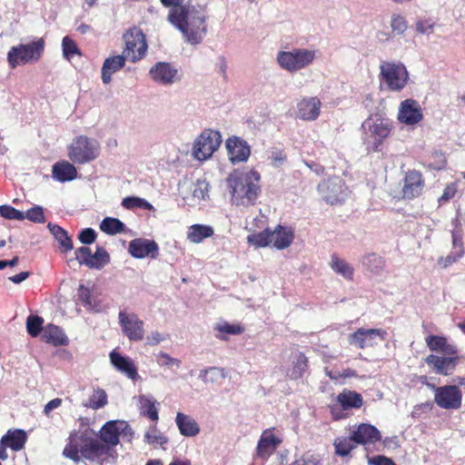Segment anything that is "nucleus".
<instances>
[{
	"instance_id": "54",
	"label": "nucleus",
	"mask_w": 465,
	"mask_h": 465,
	"mask_svg": "<svg viewBox=\"0 0 465 465\" xmlns=\"http://www.w3.org/2000/svg\"><path fill=\"white\" fill-rule=\"evenodd\" d=\"M392 32L402 35L407 30V22L405 18L400 15H392L391 20Z\"/></svg>"
},
{
	"instance_id": "20",
	"label": "nucleus",
	"mask_w": 465,
	"mask_h": 465,
	"mask_svg": "<svg viewBox=\"0 0 465 465\" xmlns=\"http://www.w3.org/2000/svg\"><path fill=\"white\" fill-rule=\"evenodd\" d=\"M128 251L134 258L143 259L147 256L155 258L158 254V245L154 241L138 238L129 242Z\"/></svg>"
},
{
	"instance_id": "40",
	"label": "nucleus",
	"mask_w": 465,
	"mask_h": 465,
	"mask_svg": "<svg viewBox=\"0 0 465 465\" xmlns=\"http://www.w3.org/2000/svg\"><path fill=\"white\" fill-rule=\"evenodd\" d=\"M100 229L106 234L114 235L125 231V224L117 218L105 217L100 223Z\"/></svg>"
},
{
	"instance_id": "31",
	"label": "nucleus",
	"mask_w": 465,
	"mask_h": 465,
	"mask_svg": "<svg viewBox=\"0 0 465 465\" xmlns=\"http://www.w3.org/2000/svg\"><path fill=\"white\" fill-rule=\"evenodd\" d=\"M42 339L54 346L65 345L68 342V338L64 331L54 324H48L44 328Z\"/></svg>"
},
{
	"instance_id": "27",
	"label": "nucleus",
	"mask_w": 465,
	"mask_h": 465,
	"mask_svg": "<svg viewBox=\"0 0 465 465\" xmlns=\"http://www.w3.org/2000/svg\"><path fill=\"white\" fill-rule=\"evenodd\" d=\"M128 59L124 54L108 57L104 60L102 66V80L103 83L108 84L112 80L113 74L119 71L125 64V60Z\"/></svg>"
},
{
	"instance_id": "58",
	"label": "nucleus",
	"mask_w": 465,
	"mask_h": 465,
	"mask_svg": "<svg viewBox=\"0 0 465 465\" xmlns=\"http://www.w3.org/2000/svg\"><path fill=\"white\" fill-rule=\"evenodd\" d=\"M452 251L457 252L458 255H463L464 252L462 232L456 228L452 231Z\"/></svg>"
},
{
	"instance_id": "15",
	"label": "nucleus",
	"mask_w": 465,
	"mask_h": 465,
	"mask_svg": "<svg viewBox=\"0 0 465 465\" xmlns=\"http://www.w3.org/2000/svg\"><path fill=\"white\" fill-rule=\"evenodd\" d=\"M149 75L162 85H172L181 80L177 68L166 62H158L153 65L149 70Z\"/></svg>"
},
{
	"instance_id": "56",
	"label": "nucleus",
	"mask_w": 465,
	"mask_h": 465,
	"mask_svg": "<svg viewBox=\"0 0 465 465\" xmlns=\"http://www.w3.org/2000/svg\"><path fill=\"white\" fill-rule=\"evenodd\" d=\"M426 342L430 350L441 352L447 340L444 337L430 335L427 337Z\"/></svg>"
},
{
	"instance_id": "53",
	"label": "nucleus",
	"mask_w": 465,
	"mask_h": 465,
	"mask_svg": "<svg viewBox=\"0 0 465 465\" xmlns=\"http://www.w3.org/2000/svg\"><path fill=\"white\" fill-rule=\"evenodd\" d=\"M0 215L5 219L22 221L25 218V213L11 205L4 204L0 206Z\"/></svg>"
},
{
	"instance_id": "18",
	"label": "nucleus",
	"mask_w": 465,
	"mask_h": 465,
	"mask_svg": "<svg viewBox=\"0 0 465 465\" xmlns=\"http://www.w3.org/2000/svg\"><path fill=\"white\" fill-rule=\"evenodd\" d=\"M110 361L114 368L128 379L135 381L141 379L134 361L127 356H124L115 350L109 354Z\"/></svg>"
},
{
	"instance_id": "29",
	"label": "nucleus",
	"mask_w": 465,
	"mask_h": 465,
	"mask_svg": "<svg viewBox=\"0 0 465 465\" xmlns=\"http://www.w3.org/2000/svg\"><path fill=\"white\" fill-rule=\"evenodd\" d=\"M294 238L293 231L291 228L278 225L271 232V243L278 250L289 247Z\"/></svg>"
},
{
	"instance_id": "50",
	"label": "nucleus",
	"mask_w": 465,
	"mask_h": 465,
	"mask_svg": "<svg viewBox=\"0 0 465 465\" xmlns=\"http://www.w3.org/2000/svg\"><path fill=\"white\" fill-rule=\"evenodd\" d=\"M459 188V181L452 182L450 183H448L444 190L442 194L438 198L439 205H444L447 203H449L451 199L454 198V196L458 193Z\"/></svg>"
},
{
	"instance_id": "55",
	"label": "nucleus",
	"mask_w": 465,
	"mask_h": 465,
	"mask_svg": "<svg viewBox=\"0 0 465 465\" xmlns=\"http://www.w3.org/2000/svg\"><path fill=\"white\" fill-rule=\"evenodd\" d=\"M209 183L206 181H197L193 190V196L198 200H204L208 197Z\"/></svg>"
},
{
	"instance_id": "41",
	"label": "nucleus",
	"mask_w": 465,
	"mask_h": 465,
	"mask_svg": "<svg viewBox=\"0 0 465 465\" xmlns=\"http://www.w3.org/2000/svg\"><path fill=\"white\" fill-rule=\"evenodd\" d=\"M333 446L335 448L336 455L341 457H346L354 448H356L357 443H355L351 435V437L336 438L334 440Z\"/></svg>"
},
{
	"instance_id": "14",
	"label": "nucleus",
	"mask_w": 465,
	"mask_h": 465,
	"mask_svg": "<svg viewBox=\"0 0 465 465\" xmlns=\"http://www.w3.org/2000/svg\"><path fill=\"white\" fill-rule=\"evenodd\" d=\"M386 331L381 329L360 328L349 336V342L360 349L372 347L385 339Z\"/></svg>"
},
{
	"instance_id": "9",
	"label": "nucleus",
	"mask_w": 465,
	"mask_h": 465,
	"mask_svg": "<svg viewBox=\"0 0 465 465\" xmlns=\"http://www.w3.org/2000/svg\"><path fill=\"white\" fill-rule=\"evenodd\" d=\"M222 143L220 132L205 129L195 139L193 146L194 157L200 161L210 158Z\"/></svg>"
},
{
	"instance_id": "16",
	"label": "nucleus",
	"mask_w": 465,
	"mask_h": 465,
	"mask_svg": "<svg viewBox=\"0 0 465 465\" xmlns=\"http://www.w3.org/2000/svg\"><path fill=\"white\" fill-rule=\"evenodd\" d=\"M425 187V181L422 173L417 170H408L405 173L403 186L401 189L402 197L412 200L421 195Z\"/></svg>"
},
{
	"instance_id": "57",
	"label": "nucleus",
	"mask_w": 465,
	"mask_h": 465,
	"mask_svg": "<svg viewBox=\"0 0 465 465\" xmlns=\"http://www.w3.org/2000/svg\"><path fill=\"white\" fill-rule=\"evenodd\" d=\"M25 218H27L29 221H32L34 223H45V214L43 207L41 206H35L31 209H29L26 213L25 214Z\"/></svg>"
},
{
	"instance_id": "7",
	"label": "nucleus",
	"mask_w": 465,
	"mask_h": 465,
	"mask_svg": "<svg viewBox=\"0 0 465 465\" xmlns=\"http://www.w3.org/2000/svg\"><path fill=\"white\" fill-rule=\"evenodd\" d=\"M380 79L392 92L401 91L409 80V73L402 63L383 61L380 64Z\"/></svg>"
},
{
	"instance_id": "19",
	"label": "nucleus",
	"mask_w": 465,
	"mask_h": 465,
	"mask_svg": "<svg viewBox=\"0 0 465 465\" xmlns=\"http://www.w3.org/2000/svg\"><path fill=\"white\" fill-rule=\"evenodd\" d=\"M274 428L262 431L256 448V454L262 460H267L282 443V439L273 433Z\"/></svg>"
},
{
	"instance_id": "13",
	"label": "nucleus",
	"mask_w": 465,
	"mask_h": 465,
	"mask_svg": "<svg viewBox=\"0 0 465 465\" xmlns=\"http://www.w3.org/2000/svg\"><path fill=\"white\" fill-rule=\"evenodd\" d=\"M434 389V401L442 409L457 410L461 406L462 393L456 385H445L441 387L432 386Z\"/></svg>"
},
{
	"instance_id": "36",
	"label": "nucleus",
	"mask_w": 465,
	"mask_h": 465,
	"mask_svg": "<svg viewBox=\"0 0 465 465\" xmlns=\"http://www.w3.org/2000/svg\"><path fill=\"white\" fill-rule=\"evenodd\" d=\"M331 268L347 280H351L354 273L353 267L345 260L335 255L331 256Z\"/></svg>"
},
{
	"instance_id": "43",
	"label": "nucleus",
	"mask_w": 465,
	"mask_h": 465,
	"mask_svg": "<svg viewBox=\"0 0 465 465\" xmlns=\"http://www.w3.org/2000/svg\"><path fill=\"white\" fill-rule=\"evenodd\" d=\"M106 404L107 394L104 390L98 388L94 391L88 401L84 403V406L93 410H98L104 407Z\"/></svg>"
},
{
	"instance_id": "1",
	"label": "nucleus",
	"mask_w": 465,
	"mask_h": 465,
	"mask_svg": "<svg viewBox=\"0 0 465 465\" xmlns=\"http://www.w3.org/2000/svg\"><path fill=\"white\" fill-rule=\"evenodd\" d=\"M183 1L161 0V3L166 7H171L168 21L183 34L186 42L199 45L207 32L206 16L201 9L183 5Z\"/></svg>"
},
{
	"instance_id": "37",
	"label": "nucleus",
	"mask_w": 465,
	"mask_h": 465,
	"mask_svg": "<svg viewBox=\"0 0 465 465\" xmlns=\"http://www.w3.org/2000/svg\"><path fill=\"white\" fill-rule=\"evenodd\" d=\"M361 262L364 268L374 274H379L385 266L384 259L376 253H369L364 255L362 257Z\"/></svg>"
},
{
	"instance_id": "10",
	"label": "nucleus",
	"mask_w": 465,
	"mask_h": 465,
	"mask_svg": "<svg viewBox=\"0 0 465 465\" xmlns=\"http://www.w3.org/2000/svg\"><path fill=\"white\" fill-rule=\"evenodd\" d=\"M125 48L123 54L127 56L128 60L135 63L141 60L147 52V44L145 35L138 27L130 28L124 35Z\"/></svg>"
},
{
	"instance_id": "3",
	"label": "nucleus",
	"mask_w": 465,
	"mask_h": 465,
	"mask_svg": "<svg viewBox=\"0 0 465 465\" xmlns=\"http://www.w3.org/2000/svg\"><path fill=\"white\" fill-rule=\"evenodd\" d=\"M260 178L259 173L253 170L232 173L227 182L231 188L232 203L239 206L254 204L261 193Z\"/></svg>"
},
{
	"instance_id": "2",
	"label": "nucleus",
	"mask_w": 465,
	"mask_h": 465,
	"mask_svg": "<svg viewBox=\"0 0 465 465\" xmlns=\"http://www.w3.org/2000/svg\"><path fill=\"white\" fill-rule=\"evenodd\" d=\"M63 454L74 462H79L81 458H84L99 465L109 463L116 458V450L114 448L84 432L70 435Z\"/></svg>"
},
{
	"instance_id": "42",
	"label": "nucleus",
	"mask_w": 465,
	"mask_h": 465,
	"mask_svg": "<svg viewBox=\"0 0 465 465\" xmlns=\"http://www.w3.org/2000/svg\"><path fill=\"white\" fill-rule=\"evenodd\" d=\"M155 361L159 367L168 369L173 372H176L182 365L181 360L173 358L164 351H159L155 354Z\"/></svg>"
},
{
	"instance_id": "48",
	"label": "nucleus",
	"mask_w": 465,
	"mask_h": 465,
	"mask_svg": "<svg viewBox=\"0 0 465 465\" xmlns=\"http://www.w3.org/2000/svg\"><path fill=\"white\" fill-rule=\"evenodd\" d=\"M308 360L304 353L300 352L295 359L293 368L290 374L292 379H300L307 371Z\"/></svg>"
},
{
	"instance_id": "17",
	"label": "nucleus",
	"mask_w": 465,
	"mask_h": 465,
	"mask_svg": "<svg viewBox=\"0 0 465 465\" xmlns=\"http://www.w3.org/2000/svg\"><path fill=\"white\" fill-rule=\"evenodd\" d=\"M423 118L422 109L419 103L413 99L402 101L399 107L398 120L406 125H414Z\"/></svg>"
},
{
	"instance_id": "49",
	"label": "nucleus",
	"mask_w": 465,
	"mask_h": 465,
	"mask_svg": "<svg viewBox=\"0 0 465 465\" xmlns=\"http://www.w3.org/2000/svg\"><path fill=\"white\" fill-rule=\"evenodd\" d=\"M44 320L37 315H30L26 320V330L32 337H37L43 331Z\"/></svg>"
},
{
	"instance_id": "45",
	"label": "nucleus",
	"mask_w": 465,
	"mask_h": 465,
	"mask_svg": "<svg viewBox=\"0 0 465 465\" xmlns=\"http://www.w3.org/2000/svg\"><path fill=\"white\" fill-rule=\"evenodd\" d=\"M122 206L127 210H134L136 208L151 211L153 209V206L147 202L146 200L135 197V196H128L123 199Z\"/></svg>"
},
{
	"instance_id": "35",
	"label": "nucleus",
	"mask_w": 465,
	"mask_h": 465,
	"mask_svg": "<svg viewBox=\"0 0 465 465\" xmlns=\"http://www.w3.org/2000/svg\"><path fill=\"white\" fill-rule=\"evenodd\" d=\"M337 400L344 410L350 408H360L362 405L361 395L351 391H343L338 395Z\"/></svg>"
},
{
	"instance_id": "21",
	"label": "nucleus",
	"mask_w": 465,
	"mask_h": 465,
	"mask_svg": "<svg viewBox=\"0 0 465 465\" xmlns=\"http://www.w3.org/2000/svg\"><path fill=\"white\" fill-rule=\"evenodd\" d=\"M226 149L232 163L248 160L251 149L247 142L240 137H232L226 141Z\"/></svg>"
},
{
	"instance_id": "33",
	"label": "nucleus",
	"mask_w": 465,
	"mask_h": 465,
	"mask_svg": "<svg viewBox=\"0 0 465 465\" xmlns=\"http://www.w3.org/2000/svg\"><path fill=\"white\" fill-rule=\"evenodd\" d=\"M3 442L13 450H20L24 448L27 435L23 430H8L3 437Z\"/></svg>"
},
{
	"instance_id": "64",
	"label": "nucleus",
	"mask_w": 465,
	"mask_h": 465,
	"mask_svg": "<svg viewBox=\"0 0 465 465\" xmlns=\"http://www.w3.org/2000/svg\"><path fill=\"white\" fill-rule=\"evenodd\" d=\"M62 404V400L59 399V398H55V399H53L51 400L49 402H47V404L45 406L44 408V413L45 415H49V413L53 411V410H55L57 408H59Z\"/></svg>"
},
{
	"instance_id": "52",
	"label": "nucleus",
	"mask_w": 465,
	"mask_h": 465,
	"mask_svg": "<svg viewBox=\"0 0 465 465\" xmlns=\"http://www.w3.org/2000/svg\"><path fill=\"white\" fill-rule=\"evenodd\" d=\"M78 300L87 310L99 311L97 306L93 303L91 293L88 288L84 285H80L77 291Z\"/></svg>"
},
{
	"instance_id": "23",
	"label": "nucleus",
	"mask_w": 465,
	"mask_h": 465,
	"mask_svg": "<svg viewBox=\"0 0 465 465\" xmlns=\"http://www.w3.org/2000/svg\"><path fill=\"white\" fill-rule=\"evenodd\" d=\"M322 103L317 97H305L297 104V115L303 121H314L320 115Z\"/></svg>"
},
{
	"instance_id": "44",
	"label": "nucleus",
	"mask_w": 465,
	"mask_h": 465,
	"mask_svg": "<svg viewBox=\"0 0 465 465\" xmlns=\"http://www.w3.org/2000/svg\"><path fill=\"white\" fill-rule=\"evenodd\" d=\"M110 261L108 252L103 247H96L95 252L92 253V259L89 261L88 267L92 269H102Z\"/></svg>"
},
{
	"instance_id": "8",
	"label": "nucleus",
	"mask_w": 465,
	"mask_h": 465,
	"mask_svg": "<svg viewBox=\"0 0 465 465\" xmlns=\"http://www.w3.org/2000/svg\"><path fill=\"white\" fill-rule=\"evenodd\" d=\"M45 42L43 39L12 46L7 53V61L12 68L20 64L38 61L44 52Z\"/></svg>"
},
{
	"instance_id": "63",
	"label": "nucleus",
	"mask_w": 465,
	"mask_h": 465,
	"mask_svg": "<svg viewBox=\"0 0 465 465\" xmlns=\"http://www.w3.org/2000/svg\"><path fill=\"white\" fill-rule=\"evenodd\" d=\"M434 25L429 21H418L416 24V29L420 34H430L432 32Z\"/></svg>"
},
{
	"instance_id": "5",
	"label": "nucleus",
	"mask_w": 465,
	"mask_h": 465,
	"mask_svg": "<svg viewBox=\"0 0 465 465\" xmlns=\"http://www.w3.org/2000/svg\"><path fill=\"white\" fill-rule=\"evenodd\" d=\"M101 154L100 143L86 135H77L67 146V157L74 164H87Z\"/></svg>"
},
{
	"instance_id": "61",
	"label": "nucleus",
	"mask_w": 465,
	"mask_h": 465,
	"mask_svg": "<svg viewBox=\"0 0 465 465\" xmlns=\"http://www.w3.org/2000/svg\"><path fill=\"white\" fill-rule=\"evenodd\" d=\"M462 255H458L457 252H451L449 255L446 257H440L438 259V264L441 268H447L450 266L452 263H454L459 258H460Z\"/></svg>"
},
{
	"instance_id": "62",
	"label": "nucleus",
	"mask_w": 465,
	"mask_h": 465,
	"mask_svg": "<svg viewBox=\"0 0 465 465\" xmlns=\"http://www.w3.org/2000/svg\"><path fill=\"white\" fill-rule=\"evenodd\" d=\"M146 340L148 345L154 346L163 341L165 340V336L159 331H153L147 336Z\"/></svg>"
},
{
	"instance_id": "39",
	"label": "nucleus",
	"mask_w": 465,
	"mask_h": 465,
	"mask_svg": "<svg viewBox=\"0 0 465 465\" xmlns=\"http://www.w3.org/2000/svg\"><path fill=\"white\" fill-rule=\"evenodd\" d=\"M213 329L214 331L220 332V334H216V338L223 341L227 339L224 334L238 335L244 331V329L240 324H231L227 322H221L216 323Z\"/></svg>"
},
{
	"instance_id": "11",
	"label": "nucleus",
	"mask_w": 465,
	"mask_h": 465,
	"mask_svg": "<svg viewBox=\"0 0 465 465\" xmlns=\"http://www.w3.org/2000/svg\"><path fill=\"white\" fill-rule=\"evenodd\" d=\"M122 332L130 341H140L144 338V322L134 312L120 311L118 314Z\"/></svg>"
},
{
	"instance_id": "51",
	"label": "nucleus",
	"mask_w": 465,
	"mask_h": 465,
	"mask_svg": "<svg viewBox=\"0 0 465 465\" xmlns=\"http://www.w3.org/2000/svg\"><path fill=\"white\" fill-rule=\"evenodd\" d=\"M144 441L148 444H165L168 442V439L163 436L155 426L152 427L144 434Z\"/></svg>"
},
{
	"instance_id": "47",
	"label": "nucleus",
	"mask_w": 465,
	"mask_h": 465,
	"mask_svg": "<svg viewBox=\"0 0 465 465\" xmlns=\"http://www.w3.org/2000/svg\"><path fill=\"white\" fill-rule=\"evenodd\" d=\"M63 56L70 61L75 54L81 56L82 53L76 43L69 36H64L62 40Z\"/></svg>"
},
{
	"instance_id": "25",
	"label": "nucleus",
	"mask_w": 465,
	"mask_h": 465,
	"mask_svg": "<svg viewBox=\"0 0 465 465\" xmlns=\"http://www.w3.org/2000/svg\"><path fill=\"white\" fill-rule=\"evenodd\" d=\"M425 361L428 365L432 366L435 372L441 375L450 374L457 364L456 357H440L438 355L430 354Z\"/></svg>"
},
{
	"instance_id": "24",
	"label": "nucleus",
	"mask_w": 465,
	"mask_h": 465,
	"mask_svg": "<svg viewBox=\"0 0 465 465\" xmlns=\"http://www.w3.org/2000/svg\"><path fill=\"white\" fill-rule=\"evenodd\" d=\"M381 437L380 430L375 426L368 423L360 424L352 432V439L357 445L373 444L379 441Z\"/></svg>"
},
{
	"instance_id": "38",
	"label": "nucleus",
	"mask_w": 465,
	"mask_h": 465,
	"mask_svg": "<svg viewBox=\"0 0 465 465\" xmlns=\"http://www.w3.org/2000/svg\"><path fill=\"white\" fill-rule=\"evenodd\" d=\"M224 369L219 367H209L200 371L199 378L204 383H216L226 378Z\"/></svg>"
},
{
	"instance_id": "6",
	"label": "nucleus",
	"mask_w": 465,
	"mask_h": 465,
	"mask_svg": "<svg viewBox=\"0 0 465 465\" xmlns=\"http://www.w3.org/2000/svg\"><path fill=\"white\" fill-rule=\"evenodd\" d=\"M317 53L318 51L313 48L297 47L290 51L278 52L276 61L282 69L293 74L312 65Z\"/></svg>"
},
{
	"instance_id": "59",
	"label": "nucleus",
	"mask_w": 465,
	"mask_h": 465,
	"mask_svg": "<svg viewBox=\"0 0 465 465\" xmlns=\"http://www.w3.org/2000/svg\"><path fill=\"white\" fill-rule=\"evenodd\" d=\"M75 256L80 264L88 267L89 261L92 259V252L89 247L83 246L75 251Z\"/></svg>"
},
{
	"instance_id": "32",
	"label": "nucleus",
	"mask_w": 465,
	"mask_h": 465,
	"mask_svg": "<svg viewBox=\"0 0 465 465\" xmlns=\"http://www.w3.org/2000/svg\"><path fill=\"white\" fill-rule=\"evenodd\" d=\"M140 413L148 417L150 420L156 421L159 419L158 409L156 408V401L153 396L140 395L138 398Z\"/></svg>"
},
{
	"instance_id": "12",
	"label": "nucleus",
	"mask_w": 465,
	"mask_h": 465,
	"mask_svg": "<svg viewBox=\"0 0 465 465\" xmlns=\"http://www.w3.org/2000/svg\"><path fill=\"white\" fill-rule=\"evenodd\" d=\"M322 199L330 203H341L347 197V187L340 177H332L322 181L318 185Z\"/></svg>"
},
{
	"instance_id": "30",
	"label": "nucleus",
	"mask_w": 465,
	"mask_h": 465,
	"mask_svg": "<svg viewBox=\"0 0 465 465\" xmlns=\"http://www.w3.org/2000/svg\"><path fill=\"white\" fill-rule=\"evenodd\" d=\"M213 233L214 231L212 226L196 223L188 227L186 238L192 243H201L205 239L213 236Z\"/></svg>"
},
{
	"instance_id": "60",
	"label": "nucleus",
	"mask_w": 465,
	"mask_h": 465,
	"mask_svg": "<svg viewBox=\"0 0 465 465\" xmlns=\"http://www.w3.org/2000/svg\"><path fill=\"white\" fill-rule=\"evenodd\" d=\"M79 241L84 244H91L96 239V232L92 228H85L79 233Z\"/></svg>"
},
{
	"instance_id": "46",
	"label": "nucleus",
	"mask_w": 465,
	"mask_h": 465,
	"mask_svg": "<svg viewBox=\"0 0 465 465\" xmlns=\"http://www.w3.org/2000/svg\"><path fill=\"white\" fill-rule=\"evenodd\" d=\"M247 242L257 248L265 247L271 243V231L265 229L261 232L250 234Z\"/></svg>"
},
{
	"instance_id": "4",
	"label": "nucleus",
	"mask_w": 465,
	"mask_h": 465,
	"mask_svg": "<svg viewBox=\"0 0 465 465\" xmlns=\"http://www.w3.org/2000/svg\"><path fill=\"white\" fill-rule=\"evenodd\" d=\"M393 122L381 114L370 115L361 124L362 143L368 153H378L383 142L390 136Z\"/></svg>"
},
{
	"instance_id": "34",
	"label": "nucleus",
	"mask_w": 465,
	"mask_h": 465,
	"mask_svg": "<svg viewBox=\"0 0 465 465\" xmlns=\"http://www.w3.org/2000/svg\"><path fill=\"white\" fill-rule=\"evenodd\" d=\"M47 228L54 239L60 243V246L63 248V252H66L73 249V241L65 230L52 223L47 224Z\"/></svg>"
},
{
	"instance_id": "22",
	"label": "nucleus",
	"mask_w": 465,
	"mask_h": 465,
	"mask_svg": "<svg viewBox=\"0 0 465 465\" xmlns=\"http://www.w3.org/2000/svg\"><path fill=\"white\" fill-rule=\"evenodd\" d=\"M126 429V421L110 420L107 421L100 430L101 441L112 448L119 443L121 430Z\"/></svg>"
},
{
	"instance_id": "28",
	"label": "nucleus",
	"mask_w": 465,
	"mask_h": 465,
	"mask_svg": "<svg viewBox=\"0 0 465 465\" xmlns=\"http://www.w3.org/2000/svg\"><path fill=\"white\" fill-rule=\"evenodd\" d=\"M175 423L180 433L184 437H194L200 432V426L196 420L183 412H177Z\"/></svg>"
},
{
	"instance_id": "26",
	"label": "nucleus",
	"mask_w": 465,
	"mask_h": 465,
	"mask_svg": "<svg viewBox=\"0 0 465 465\" xmlns=\"http://www.w3.org/2000/svg\"><path fill=\"white\" fill-rule=\"evenodd\" d=\"M52 173L54 179L61 183L73 181L77 176L74 163L68 161H60L54 163Z\"/></svg>"
}]
</instances>
